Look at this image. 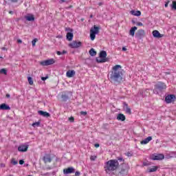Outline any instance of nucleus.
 Here are the masks:
<instances>
[{"instance_id": "f704fd0d", "label": "nucleus", "mask_w": 176, "mask_h": 176, "mask_svg": "<svg viewBox=\"0 0 176 176\" xmlns=\"http://www.w3.org/2000/svg\"><path fill=\"white\" fill-rule=\"evenodd\" d=\"M65 31L67 32H74V30L71 28H65Z\"/></svg>"}, {"instance_id": "864d4df0", "label": "nucleus", "mask_w": 176, "mask_h": 176, "mask_svg": "<svg viewBox=\"0 0 176 176\" xmlns=\"http://www.w3.org/2000/svg\"><path fill=\"white\" fill-rule=\"evenodd\" d=\"M126 50H127V48H126L125 47H122V51L123 52H126Z\"/></svg>"}, {"instance_id": "4468645a", "label": "nucleus", "mask_w": 176, "mask_h": 176, "mask_svg": "<svg viewBox=\"0 0 176 176\" xmlns=\"http://www.w3.org/2000/svg\"><path fill=\"white\" fill-rule=\"evenodd\" d=\"M43 161L44 163H52V157H50V154H45V155L43 157Z\"/></svg>"}, {"instance_id": "39448f33", "label": "nucleus", "mask_w": 176, "mask_h": 176, "mask_svg": "<svg viewBox=\"0 0 176 176\" xmlns=\"http://www.w3.org/2000/svg\"><path fill=\"white\" fill-rule=\"evenodd\" d=\"M99 57L101 59H98V58H96V62L97 63H107L108 61V58H107V52L106 51H101L99 54Z\"/></svg>"}, {"instance_id": "3c124183", "label": "nucleus", "mask_w": 176, "mask_h": 176, "mask_svg": "<svg viewBox=\"0 0 176 176\" xmlns=\"http://www.w3.org/2000/svg\"><path fill=\"white\" fill-rule=\"evenodd\" d=\"M17 43H23V41H21V39H18Z\"/></svg>"}, {"instance_id": "680f3d73", "label": "nucleus", "mask_w": 176, "mask_h": 176, "mask_svg": "<svg viewBox=\"0 0 176 176\" xmlns=\"http://www.w3.org/2000/svg\"><path fill=\"white\" fill-rule=\"evenodd\" d=\"M90 19H93V14L90 15Z\"/></svg>"}, {"instance_id": "2eb2a0df", "label": "nucleus", "mask_w": 176, "mask_h": 176, "mask_svg": "<svg viewBox=\"0 0 176 176\" xmlns=\"http://www.w3.org/2000/svg\"><path fill=\"white\" fill-rule=\"evenodd\" d=\"M74 173H75V168L73 167H69L67 168L63 169L64 174H72Z\"/></svg>"}, {"instance_id": "6ab92c4d", "label": "nucleus", "mask_w": 176, "mask_h": 176, "mask_svg": "<svg viewBox=\"0 0 176 176\" xmlns=\"http://www.w3.org/2000/svg\"><path fill=\"white\" fill-rule=\"evenodd\" d=\"M153 36H154V38H163V36H164V34H160V32H159V31L157 30H153Z\"/></svg>"}, {"instance_id": "b1692460", "label": "nucleus", "mask_w": 176, "mask_h": 176, "mask_svg": "<svg viewBox=\"0 0 176 176\" xmlns=\"http://www.w3.org/2000/svg\"><path fill=\"white\" fill-rule=\"evenodd\" d=\"M66 38L67 41H72V39H74V33L67 32L66 35Z\"/></svg>"}, {"instance_id": "aec40b11", "label": "nucleus", "mask_w": 176, "mask_h": 176, "mask_svg": "<svg viewBox=\"0 0 176 176\" xmlns=\"http://www.w3.org/2000/svg\"><path fill=\"white\" fill-rule=\"evenodd\" d=\"M150 141H152V136H148V138H146L144 140L141 141L140 144L142 145H146V144H148Z\"/></svg>"}, {"instance_id": "72a5a7b5", "label": "nucleus", "mask_w": 176, "mask_h": 176, "mask_svg": "<svg viewBox=\"0 0 176 176\" xmlns=\"http://www.w3.org/2000/svg\"><path fill=\"white\" fill-rule=\"evenodd\" d=\"M71 2V0H60L59 3H69Z\"/></svg>"}, {"instance_id": "f257e3e1", "label": "nucleus", "mask_w": 176, "mask_h": 176, "mask_svg": "<svg viewBox=\"0 0 176 176\" xmlns=\"http://www.w3.org/2000/svg\"><path fill=\"white\" fill-rule=\"evenodd\" d=\"M123 69L120 65H116L112 67L111 70L108 74L109 80L113 85H120L122 82H124V77H123Z\"/></svg>"}, {"instance_id": "79ce46f5", "label": "nucleus", "mask_w": 176, "mask_h": 176, "mask_svg": "<svg viewBox=\"0 0 176 176\" xmlns=\"http://www.w3.org/2000/svg\"><path fill=\"white\" fill-rule=\"evenodd\" d=\"M9 2H12V3H17L19 0H8Z\"/></svg>"}, {"instance_id": "6e6d98bb", "label": "nucleus", "mask_w": 176, "mask_h": 176, "mask_svg": "<svg viewBox=\"0 0 176 176\" xmlns=\"http://www.w3.org/2000/svg\"><path fill=\"white\" fill-rule=\"evenodd\" d=\"M73 6H70L69 7H66L65 9H71V8H72Z\"/></svg>"}, {"instance_id": "4be33fe9", "label": "nucleus", "mask_w": 176, "mask_h": 176, "mask_svg": "<svg viewBox=\"0 0 176 176\" xmlns=\"http://www.w3.org/2000/svg\"><path fill=\"white\" fill-rule=\"evenodd\" d=\"M117 120H120L121 122H124L126 120V116L122 113H119L117 116Z\"/></svg>"}, {"instance_id": "a211bd4d", "label": "nucleus", "mask_w": 176, "mask_h": 176, "mask_svg": "<svg viewBox=\"0 0 176 176\" xmlns=\"http://www.w3.org/2000/svg\"><path fill=\"white\" fill-rule=\"evenodd\" d=\"M38 113L41 115V116H43V118H50V113L47 111L40 110L38 111Z\"/></svg>"}, {"instance_id": "7c9ffc66", "label": "nucleus", "mask_w": 176, "mask_h": 176, "mask_svg": "<svg viewBox=\"0 0 176 176\" xmlns=\"http://www.w3.org/2000/svg\"><path fill=\"white\" fill-rule=\"evenodd\" d=\"M33 127H39L41 126V121H38L37 122H34L32 124Z\"/></svg>"}, {"instance_id": "58836bf2", "label": "nucleus", "mask_w": 176, "mask_h": 176, "mask_svg": "<svg viewBox=\"0 0 176 176\" xmlns=\"http://www.w3.org/2000/svg\"><path fill=\"white\" fill-rule=\"evenodd\" d=\"M96 159H97V156H96V155H91V156L90 157V160L94 161V160H96Z\"/></svg>"}, {"instance_id": "4d7b16f0", "label": "nucleus", "mask_w": 176, "mask_h": 176, "mask_svg": "<svg viewBox=\"0 0 176 176\" xmlns=\"http://www.w3.org/2000/svg\"><path fill=\"white\" fill-rule=\"evenodd\" d=\"M1 50H6V47H1Z\"/></svg>"}, {"instance_id": "c03bdc74", "label": "nucleus", "mask_w": 176, "mask_h": 176, "mask_svg": "<svg viewBox=\"0 0 176 176\" xmlns=\"http://www.w3.org/2000/svg\"><path fill=\"white\" fill-rule=\"evenodd\" d=\"M136 25H138L139 27H142V25H144V24L142 22H138L136 23Z\"/></svg>"}, {"instance_id": "dca6fc26", "label": "nucleus", "mask_w": 176, "mask_h": 176, "mask_svg": "<svg viewBox=\"0 0 176 176\" xmlns=\"http://www.w3.org/2000/svg\"><path fill=\"white\" fill-rule=\"evenodd\" d=\"M123 105L126 113H128V115H131V109L129 108V104H127L126 102H124Z\"/></svg>"}, {"instance_id": "423d86ee", "label": "nucleus", "mask_w": 176, "mask_h": 176, "mask_svg": "<svg viewBox=\"0 0 176 176\" xmlns=\"http://www.w3.org/2000/svg\"><path fill=\"white\" fill-rule=\"evenodd\" d=\"M129 170V166L126 164H122V168L120 172H118L117 175V176H124V175H127V171Z\"/></svg>"}, {"instance_id": "20e7f679", "label": "nucleus", "mask_w": 176, "mask_h": 176, "mask_svg": "<svg viewBox=\"0 0 176 176\" xmlns=\"http://www.w3.org/2000/svg\"><path fill=\"white\" fill-rule=\"evenodd\" d=\"M100 32V27L94 25L90 30V38L91 41H94L96 39V35Z\"/></svg>"}, {"instance_id": "052dcab7", "label": "nucleus", "mask_w": 176, "mask_h": 176, "mask_svg": "<svg viewBox=\"0 0 176 176\" xmlns=\"http://www.w3.org/2000/svg\"><path fill=\"white\" fill-rule=\"evenodd\" d=\"M132 23H133V24H135V21L132 20Z\"/></svg>"}, {"instance_id": "473e14b6", "label": "nucleus", "mask_w": 176, "mask_h": 176, "mask_svg": "<svg viewBox=\"0 0 176 176\" xmlns=\"http://www.w3.org/2000/svg\"><path fill=\"white\" fill-rule=\"evenodd\" d=\"M28 80L29 85H34V80L31 77H28Z\"/></svg>"}, {"instance_id": "cd10ccee", "label": "nucleus", "mask_w": 176, "mask_h": 176, "mask_svg": "<svg viewBox=\"0 0 176 176\" xmlns=\"http://www.w3.org/2000/svg\"><path fill=\"white\" fill-rule=\"evenodd\" d=\"M157 166H153V168L148 170V173H155V171H157Z\"/></svg>"}, {"instance_id": "a18cd8bd", "label": "nucleus", "mask_w": 176, "mask_h": 176, "mask_svg": "<svg viewBox=\"0 0 176 176\" xmlns=\"http://www.w3.org/2000/svg\"><path fill=\"white\" fill-rule=\"evenodd\" d=\"M49 76H45V77H41V80H46V79H48Z\"/></svg>"}, {"instance_id": "0eeeda50", "label": "nucleus", "mask_w": 176, "mask_h": 176, "mask_svg": "<svg viewBox=\"0 0 176 176\" xmlns=\"http://www.w3.org/2000/svg\"><path fill=\"white\" fill-rule=\"evenodd\" d=\"M72 97V92L71 91H63L61 94L62 101L67 102V100H69Z\"/></svg>"}, {"instance_id": "9d476101", "label": "nucleus", "mask_w": 176, "mask_h": 176, "mask_svg": "<svg viewBox=\"0 0 176 176\" xmlns=\"http://www.w3.org/2000/svg\"><path fill=\"white\" fill-rule=\"evenodd\" d=\"M165 101L166 104H171V102H174L175 101V95L170 94L165 97Z\"/></svg>"}, {"instance_id": "37998d69", "label": "nucleus", "mask_w": 176, "mask_h": 176, "mask_svg": "<svg viewBox=\"0 0 176 176\" xmlns=\"http://www.w3.org/2000/svg\"><path fill=\"white\" fill-rule=\"evenodd\" d=\"M80 115H82V116H86V115H87V112H86V111H80Z\"/></svg>"}, {"instance_id": "5701e85b", "label": "nucleus", "mask_w": 176, "mask_h": 176, "mask_svg": "<svg viewBox=\"0 0 176 176\" xmlns=\"http://www.w3.org/2000/svg\"><path fill=\"white\" fill-rule=\"evenodd\" d=\"M137 29L138 28L136 26L131 28L129 31V35H131V36H134V35L135 34V31H137Z\"/></svg>"}, {"instance_id": "603ef678", "label": "nucleus", "mask_w": 176, "mask_h": 176, "mask_svg": "<svg viewBox=\"0 0 176 176\" xmlns=\"http://www.w3.org/2000/svg\"><path fill=\"white\" fill-rule=\"evenodd\" d=\"M6 97L7 98H10V94H7L6 95Z\"/></svg>"}, {"instance_id": "c756f323", "label": "nucleus", "mask_w": 176, "mask_h": 176, "mask_svg": "<svg viewBox=\"0 0 176 176\" xmlns=\"http://www.w3.org/2000/svg\"><path fill=\"white\" fill-rule=\"evenodd\" d=\"M56 54H58V56H61L63 54H67V51L66 50H63V52L57 51Z\"/></svg>"}, {"instance_id": "49530a36", "label": "nucleus", "mask_w": 176, "mask_h": 176, "mask_svg": "<svg viewBox=\"0 0 176 176\" xmlns=\"http://www.w3.org/2000/svg\"><path fill=\"white\" fill-rule=\"evenodd\" d=\"M126 156L130 157L133 156V154L131 153H130V152H128V153H126Z\"/></svg>"}, {"instance_id": "ddd939ff", "label": "nucleus", "mask_w": 176, "mask_h": 176, "mask_svg": "<svg viewBox=\"0 0 176 176\" xmlns=\"http://www.w3.org/2000/svg\"><path fill=\"white\" fill-rule=\"evenodd\" d=\"M19 152H27L28 151V145L22 144L18 147Z\"/></svg>"}, {"instance_id": "c85d7f7f", "label": "nucleus", "mask_w": 176, "mask_h": 176, "mask_svg": "<svg viewBox=\"0 0 176 176\" xmlns=\"http://www.w3.org/2000/svg\"><path fill=\"white\" fill-rule=\"evenodd\" d=\"M0 74L3 75H8V70H6V69H0Z\"/></svg>"}, {"instance_id": "9b49d317", "label": "nucleus", "mask_w": 176, "mask_h": 176, "mask_svg": "<svg viewBox=\"0 0 176 176\" xmlns=\"http://www.w3.org/2000/svg\"><path fill=\"white\" fill-rule=\"evenodd\" d=\"M150 159H151V160H163V159H164V155H163V154H153L150 157Z\"/></svg>"}, {"instance_id": "4c0bfd02", "label": "nucleus", "mask_w": 176, "mask_h": 176, "mask_svg": "<svg viewBox=\"0 0 176 176\" xmlns=\"http://www.w3.org/2000/svg\"><path fill=\"white\" fill-rule=\"evenodd\" d=\"M151 166V164L146 162H143L142 167H145V166Z\"/></svg>"}, {"instance_id": "1a4fd4ad", "label": "nucleus", "mask_w": 176, "mask_h": 176, "mask_svg": "<svg viewBox=\"0 0 176 176\" xmlns=\"http://www.w3.org/2000/svg\"><path fill=\"white\" fill-rule=\"evenodd\" d=\"M54 63H56L54 59L50 58V59H48V60H46L41 61L40 63V65H43V67H46L47 65H52V64H54Z\"/></svg>"}, {"instance_id": "a878e982", "label": "nucleus", "mask_w": 176, "mask_h": 176, "mask_svg": "<svg viewBox=\"0 0 176 176\" xmlns=\"http://www.w3.org/2000/svg\"><path fill=\"white\" fill-rule=\"evenodd\" d=\"M25 19L28 21H34L35 20V17H34V15L26 16H25Z\"/></svg>"}, {"instance_id": "bb28decb", "label": "nucleus", "mask_w": 176, "mask_h": 176, "mask_svg": "<svg viewBox=\"0 0 176 176\" xmlns=\"http://www.w3.org/2000/svg\"><path fill=\"white\" fill-rule=\"evenodd\" d=\"M90 56H91V57L96 56L97 54V52H96V50H94L93 48H91L89 52Z\"/></svg>"}, {"instance_id": "f03ea898", "label": "nucleus", "mask_w": 176, "mask_h": 176, "mask_svg": "<svg viewBox=\"0 0 176 176\" xmlns=\"http://www.w3.org/2000/svg\"><path fill=\"white\" fill-rule=\"evenodd\" d=\"M119 167V162L118 160H110L104 164V171L111 173L115 171Z\"/></svg>"}, {"instance_id": "e433bc0d", "label": "nucleus", "mask_w": 176, "mask_h": 176, "mask_svg": "<svg viewBox=\"0 0 176 176\" xmlns=\"http://www.w3.org/2000/svg\"><path fill=\"white\" fill-rule=\"evenodd\" d=\"M37 41H38L37 38L33 39L32 41V46H35V44L36 43Z\"/></svg>"}, {"instance_id": "412c9836", "label": "nucleus", "mask_w": 176, "mask_h": 176, "mask_svg": "<svg viewBox=\"0 0 176 176\" xmlns=\"http://www.w3.org/2000/svg\"><path fill=\"white\" fill-rule=\"evenodd\" d=\"M66 76L67 78H74L75 76V70H69L66 73Z\"/></svg>"}, {"instance_id": "13d9d810", "label": "nucleus", "mask_w": 176, "mask_h": 176, "mask_svg": "<svg viewBox=\"0 0 176 176\" xmlns=\"http://www.w3.org/2000/svg\"><path fill=\"white\" fill-rule=\"evenodd\" d=\"M13 13H14L13 11H9L10 14H13Z\"/></svg>"}, {"instance_id": "de8ad7c7", "label": "nucleus", "mask_w": 176, "mask_h": 176, "mask_svg": "<svg viewBox=\"0 0 176 176\" xmlns=\"http://www.w3.org/2000/svg\"><path fill=\"white\" fill-rule=\"evenodd\" d=\"M19 164H21V165L24 164V160H19Z\"/></svg>"}, {"instance_id": "f8f14e48", "label": "nucleus", "mask_w": 176, "mask_h": 176, "mask_svg": "<svg viewBox=\"0 0 176 176\" xmlns=\"http://www.w3.org/2000/svg\"><path fill=\"white\" fill-rule=\"evenodd\" d=\"M144 36H145V30L142 29L139 30L136 33V38H138V39H142Z\"/></svg>"}, {"instance_id": "f3484780", "label": "nucleus", "mask_w": 176, "mask_h": 176, "mask_svg": "<svg viewBox=\"0 0 176 176\" xmlns=\"http://www.w3.org/2000/svg\"><path fill=\"white\" fill-rule=\"evenodd\" d=\"M0 109L1 111H10V106L6 104V103H3L0 105Z\"/></svg>"}, {"instance_id": "09e8293b", "label": "nucleus", "mask_w": 176, "mask_h": 176, "mask_svg": "<svg viewBox=\"0 0 176 176\" xmlns=\"http://www.w3.org/2000/svg\"><path fill=\"white\" fill-rule=\"evenodd\" d=\"M75 175H76V176L80 175V172H79V171H76Z\"/></svg>"}, {"instance_id": "a19ab883", "label": "nucleus", "mask_w": 176, "mask_h": 176, "mask_svg": "<svg viewBox=\"0 0 176 176\" xmlns=\"http://www.w3.org/2000/svg\"><path fill=\"white\" fill-rule=\"evenodd\" d=\"M117 160L119 162H124V160L122 157H117Z\"/></svg>"}, {"instance_id": "bf43d9fd", "label": "nucleus", "mask_w": 176, "mask_h": 176, "mask_svg": "<svg viewBox=\"0 0 176 176\" xmlns=\"http://www.w3.org/2000/svg\"><path fill=\"white\" fill-rule=\"evenodd\" d=\"M1 167H5V164H1Z\"/></svg>"}, {"instance_id": "5fc2aeb1", "label": "nucleus", "mask_w": 176, "mask_h": 176, "mask_svg": "<svg viewBox=\"0 0 176 176\" xmlns=\"http://www.w3.org/2000/svg\"><path fill=\"white\" fill-rule=\"evenodd\" d=\"M168 1L166 3H165V8H168Z\"/></svg>"}, {"instance_id": "e2e57ef3", "label": "nucleus", "mask_w": 176, "mask_h": 176, "mask_svg": "<svg viewBox=\"0 0 176 176\" xmlns=\"http://www.w3.org/2000/svg\"><path fill=\"white\" fill-rule=\"evenodd\" d=\"M101 5H102V3H99V6H101Z\"/></svg>"}, {"instance_id": "ea45409f", "label": "nucleus", "mask_w": 176, "mask_h": 176, "mask_svg": "<svg viewBox=\"0 0 176 176\" xmlns=\"http://www.w3.org/2000/svg\"><path fill=\"white\" fill-rule=\"evenodd\" d=\"M172 8L176 10V1H173Z\"/></svg>"}, {"instance_id": "7ed1b4c3", "label": "nucleus", "mask_w": 176, "mask_h": 176, "mask_svg": "<svg viewBox=\"0 0 176 176\" xmlns=\"http://www.w3.org/2000/svg\"><path fill=\"white\" fill-rule=\"evenodd\" d=\"M167 89V85L164 82H158L154 85L153 93L154 94H159L160 93H162L163 90H166Z\"/></svg>"}, {"instance_id": "c9c22d12", "label": "nucleus", "mask_w": 176, "mask_h": 176, "mask_svg": "<svg viewBox=\"0 0 176 176\" xmlns=\"http://www.w3.org/2000/svg\"><path fill=\"white\" fill-rule=\"evenodd\" d=\"M69 121L70 123H74L75 122V118L73 116L69 117Z\"/></svg>"}, {"instance_id": "393cba45", "label": "nucleus", "mask_w": 176, "mask_h": 176, "mask_svg": "<svg viewBox=\"0 0 176 176\" xmlns=\"http://www.w3.org/2000/svg\"><path fill=\"white\" fill-rule=\"evenodd\" d=\"M131 14H132L133 16H139L141 14V11H135V10H131L130 11Z\"/></svg>"}, {"instance_id": "6e6552de", "label": "nucleus", "mask_w": 176, "mask_h": 176, "mask_svg": "<svg viewBox=\"0 0 176 176\" xmlns=\"http://www.w3.org/2000/svg\"><path fill=\"white\" fill-rule=\"evenodd\" d=\"M82 43L79 41H73L72 43H69V47L72 49H78V47H81Z\"/></svg>"}, {"instance_id": "8fccbe9b", "label": "nucleus", "mask_w": 176, "mask_h": 176, "mask_svg": "<svg viewBox=\"0 0 176 176\" xmlns=\"http://www.w3.org/2000/svg\"><path fill=\"white\" fill-rule=\"evenodd\" d=\"M94 146L95 148H100V144H95Z\"/></svg>"}, {"instance_id": "2f4dec72", "label": "nucleus", "mask_w": 176, "mask_h": 176, "mask_svg": "<svg viewBox=\"0 0 176 176\" xmlns=\"http://www.w3.org/2000/svg\"><path fill=\"white\" fill-rule=\"evenodd\" d=\"M11 163L12 164H13L14 166H16V164H19V162L16 161L14 158H12L11 160Z\"/></svg>"}]
</instances>
